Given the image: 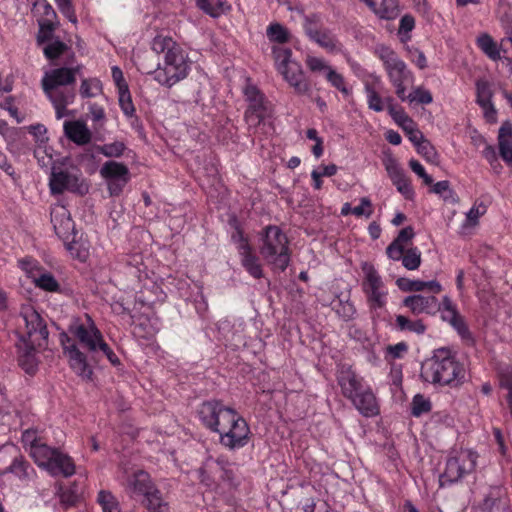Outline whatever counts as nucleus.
<instances>
[{"mask_svg": "<svg viewBox=\"0 0 512 512\" xmlns=\"http://www.w3.org/2000/svg\"><path fill=\"white\" fill-rule=\"evenodd\" d=\"M198 417L206 428L219 434V442L224 447L235 450L248 444L249 425L233 408L219 401H207L200 405Z\"/></svg>", "mask_w": 512, "mask_h": 512, "instance_id": "1", "label": "nucleus"}, {"mask_svg": "<svg viewBox=\"0 0 512 512\" xmlns=\"http://www.w3.org/2000/svg\"><path fill=\"white\" fill-rule=\"evenodd\" d=\"M151 47L155 53L164 55L162 62L150 72L159 85L171 88L187 78L191 70L188 53L171 37L156 36Z\"/></svg>", "mask_w": 512, "mask_h": 512, "instance_id": "2", "label": "nucleus"}, {"mask_svg": "<svg viewBox=\"0 0 512 512\" xmlns=\"http://www.w3.org/2000/svg\"><path fill=\"white\" fill-rule=\"evenodd\" d=\"M82 69V65H69L51 69L44 73L41 80L45 95L51 101L56 118L61 119L68 115L66 107L75 100V92L68 86L76 80V75Z\"/></svg>", "mask_w": 512, "mask_h": 512, "instance_id": "3", "label": "nucleus"}, {"mask_svg": "<svg viewBox=\"0 0 512 512\" xmlns=\"http://www.w3.org/2000/svg\"><path fill=\"white\" fill-rule=\"evenodd\" d=\"M338 385L345 398L366 418L376 417L380 413L379 401L372 387L350 368H342L337 376Z\"/></svg>", "mask_w": 512, "mask_h": 512, "instance_id": "4", "label": "nucleus"}, {"mask_svg": "<svg viewBox=\"0 0 512 512\" xmlns=\"http://www.w3.org/2000/svg\"><path fill=\"white\" fill-rule=\"evenodd\" d=\"M421 376L429 383L457 387L465 381L466 370L449 349L441 348L422 365Z\"/></svg>", "mask_w": 512, "mask_h": 512, "instance_id": "5", "label": "nucleus"}, {"mask_svg": "<svg viewBox=\"0 0 512 512\" xmlns=\"http://www.w3.org/2000/svg\"><path fill=\"white\" fill-rule=\"evenodd\" d=\"M259 253L274 272H284L290 264L289 240L282 229L275 225L266 226L259 234Z\"/></svg>", "mask_w": 512, "mask_h": 512, "instance_id": "6", "label": "nucleus"}, {"mask_svg": "<svg viewBox=\"0 0 512 512\" xmlns=\"http://www.w3.org/2000/svg\"><path fill=\"white\" fill-rule=\"evenodd\" d=\"M375 54L382 61L387 77L395 89V94L399 99L404 98V92H407L409 86L414 84L415 77L413 72L408 69L406 63L399 58L396 52L388 46L377 45Z\"/></svg>", "mask_w": 512, "mask_h": 512, "instance_id": "7", "label": "nucleus"}, {"mask_svg": "<svg viewBox=\"0 0 512 512\" xmlns=\"http://www.w3.org/2000/svg\"><path fill=\"white\" fill-rule=\"evenodd\" d=\"M69 332L91 354L97 355L102 353L112 365H118L120 363L119 358L105 342L102 333L96 327L90 316L86 315L85 322H73L70 325Z\"/></svg>", "mask_w": 512, "mask_h": 512, "instance_id": "8", "label": "nucleus"}, {"mask_svg": "<svg viewBox=\"0 0 512 512\" xmlns=\"http://www.w3.org/2000/svg\"><path fill=\"white\" fill-rule=\"evenodd\" d=\"M35 464L51 476L70 477L75 473V464L70 456L58 449L49 447L45 442L32 447L29 453Z\"/></svg>", "mask_w": 512, "mask_h": 512, "instance_id": "9", "label": "nucleus"}, {"mask_svg": "<svg viewBox=\"0 0 512 512\" xmlns=\"http://www.w3.org/2000/svg\"><path fill=\"white\" fill-rule=\"evenodd\" d=\"M125 489L130 495H141L146 499L149 512H169L168 503L162 498L150 475L143 471H135L126 481Z\"/></svg>", "mask_w": 512, "mask_h": 512, "instance_id": "10", "label": "nucleus"}, {"mask_svg": "<svg viewBox=\"0 0 512 512\" xmlns=\"http://www.w3.org/2000/svg\"><path fill=\"white\" fill-rule=\"evenodd\" d=\"M272 54L276 70L285 81L294 88L295 92L299 94L307 93L309 85L305 80L301 65L292 58V51L282 46H273Z\"/></svg>", "mask_w": 512, "mask_h": 512, "instance_id": "11", "label": "nucleus"}, {"mask_svg": "<svg viewBox=\"0 0 512 512\" xmlns=\"http://www.w3.org/2000/svg\"><path fill=\"white\" fill-rule=\"evenodd\" d=\"M362 290L366 296L367 305L373 314L385 308L388 300V289L382 277L373 264L363 262Z\"/></svg>", "mask_w": 512, "mask_h": 512, "instance_id": "12", "label": "nucleus"}, {"mask_svg": "<svg viewBox=\"0 0 512 512\" xmlns=\"http://www.w3.org/2000/svg\"><path fill=\"white\" fill-rule=\"evenodd\" d=\"M19 340L22 335L26 341L33 345L45 347L48 341L49 332L46 323L41 315L32 305H23L18 318Z\"/></svg>", "mask_w": 512, "mask_h": 512, "instance_id": "13", "label": "nucleus"}, {"mask_svg": "<svg viewBox=\"0 0 512 512\" xmlns=\"http://www.w3.org/2000/svg\"><path fill=\"white\" fill-rule=\"evenodd\" d=\"M478 454L472 449L453 450L447 461L443 474L440 477L441 485L455 483L466 474L474 471Z\"/></svg>", "mask_w": 512, "mask_h": 512, "instance_id": "14", "label": "nucleus"}, {"mask_svg": "<svg viewBox=\"0 0 512 512\" xmlns=\"http://www.w3.org/2000/svg\"><path fill=\"white\" fill-rule=\"evenodd\" d=\"M49 187L52 194H61L64 191L85 194L88 191V185L82 179L79 170L74 168L61 169L56 166L52 167Z\"/></svg>", "mask_w": 512, "mask_h": 512, "instance_id": "15", "label": "nucleus"}, {"mask_svg": "<svg viewBox=\"0 0 512 512\" xmlns=\"http://www.w3.org/2000/svg\"><path fill=\"white\" fill-rule=\"evenodd\" d=\"M99 172L111 196H119L131 179L129 168L123 163L112 160L105 162Z\"/></svg>", "mask_w": 512, "mask_h": 512, "instance_id": "16", "label": "nucleus"}, {"mask_svg": "<svg viewBox=\"0 0 512 512\" xmlns=\"http://www.w3.org/2000/svg\"><path fill=\"white\" fill-rule=\"evenodd\" d=\"M60 341L70 368L82 379L90 380L93 370L87 362L86 355L80 351L76 343L66 333L61 334Z\"/></svg>", "mask_w": 512, "mask_h": 512, "instance_id": "17", "label": "nucleus"}, {"mask_svg": "<svg viewBox=\"0 0 512 512\" xmlns=\"http://www.w3.org/2000/svg\"><path fill=\"white\" fill-rule=\"evenodd\" d=\"M248 101L245 119L249 126H257L269 114L268 103L264 95L253 85L248 84L244 89Z\"/></svg>", "mask_w": 512, "mask_h": 512, "instance_id": "18", "label": "nucleus"}, {"mask_svg": "<svg viewBox=\"0 0 512 512\" xmlns=\"http://www.w3.org/2000/svg\"><path fill=\"white\" fill-rule=\"evenodd\" d=\"M385 169L393 185L397 191L406 199L414 200L415 191L411 184L410 179L407 177L405 171L400 167L394 158H388L385 163Z\"/></svg>", "mask_w": 512, "mask_h": 512, "instance_id": "19", "label": "nucleus"}, {"mask_svg": "<svg viewBox=\"0 0 512 512\" xmlns=\"http://www.w3.org/2000/svg\"><path fill=\"white\" fill-rule=\"evenodd\" d=\"M232 238L239 241V254L241 256V263L246 271L254 278L259 279L263 276L262 266L259 262L258 257L253 253L252 248L242 236V233L237 230L236 234H233Z\"/></svg>", "mask_w": 512, "mask_h": 512, "instance_id": "20", "label": "nucleus"}, {"mask_svg": "<svg viewBox=\"0 0 512 512\" xmlns=\"http://www.w3.org/2000/svg\"><path fill=\"white\" fill-rule=\"evenodd\" d=\"M17 348L19 353V365L26 373L34 374L38 366L36 351L42 349L43 347L33 345L29 341H26L22 335V340H19Z\"/></svg>", "mask_w": 512, "mask_h": 512, "instance_id": "21", "label": "nucleus"}, {"mask_svg": "<svg viewBox=\"0 0 512 512\" xmlns=\"http://www.w3.org/2000/svg\"><path fill=\"white\" fill-rule=\"evenodd\" d=\"M51 222L56 234L65 240H67L74 231V223L70 217V214L68 210L62 205H57L52 208Z\"/></svg>", "mask_w": 512, "mask_h": 512, "instance_id": "22", "label": "nucleus"}, {"mask_svg": "<svg viewBox=\"0 0 512 512\" xmlns=\"http://www.w3.org/2000/svg\"><path fill=\"white\" fill-rule=\"evenodd\" d=\"M403 305L407 307L414 315L431 314L437 310L438 300L435 296H424L421 294L407 296L403 300Z\"/></svg>", "mask_w": 512, "mask_h": 512, "instance_id": "23", "label": "nucleus"}, {"mask_svg": "<svg viewBox=\"0 0 512 512\" xmlns=\"http://www.w3.org/2000/svg\"><path fill=\"white\" fill-rule=\"evenodd\" d=\"M218 339L223 341L225 345L238 346L243 343V327L242 323L232 324L230 320L223 319L217 323Z\"/></svg>", "mask_w": 512, "mask_h": 512, "instance_id": "24", "label": "nucleus"}, {"mask_svg": "<svg viewBox=\"0 0 512 512\" xmlns=\"http://www.w3.org/2000/svg\"><path fill=\"white\" fill-rule=\"evenodd\" d=\"M63 129L66 137L77 145H85L91 140V131L82 120L65 121Z\"/></svg>", "mask_w": 512, "mask_h": 512, "instance_id": "25", "label": "nucleus"}, {"mask_svg": "<svg viewBox=\"0 0 512 512\" xmlns=\"http://www.w3.org/2000/svg\"><path fill=\"white\" fill-rule=\"evenodd\" d=\"M477 45L491 60L497 61L501 58V50L505 53V44L509 42L507 36L502 39L500 46L493 40V38L486 33L477 37Z\"/></svg>", "mask_w": 512, "mask_h": 512, "instance_id": "26", "label": "nucleus"}, {"mask_svg": "<svg viewBox=\"0 0 512 512\" xmlns=\"http://www.w3.org/2000/svg\"><path fill=\"white\" fill-rule=\"evenodd\" d=\"M498 146L502 159L507 162H512V123L505 121L501 125L498 133Z\"/></svg>", "mask_w": 512, "mask_h": 512, "instance_id": "27", "label": "nucleus"}, {"mask_svg": "<svg viewBox=\"0 0 512 512\" xmlns=\"http://www.w3.org/2000/svg\"><path fill=\"white\" fill-rule=\"evenodd\" d=\"M3 474H12L24 483L33 479L35 470L22 457H16Z\"/></svg>", "mask_w": 512, "mask_h": 512, "instance_id": "28", "label": "nucleus"}, {"mask_svg": "<svg viewBox=\"0 0 512 512\" xmlns=\"http://www.w3.org/2000/svg\"><path fill=\"white\" fill-rule=\"evenodd\" d=\"M382 86L380 82H366L364 86V93L366 95L368 108L375 112H382L385 110L384 100L380 96L378 89Z\"/></svg>", "mask_w": 512, "mask_h": 512, "instance_id": "29", "label": "nucleus"}, {"mask_svg": "<svg viewBox=\"0 0 512 512\" xmlns=\"http://www.w3.org/2000/svg\"><path fill=\"white\" fill-rule=\"evenodd\" d=\"M311 41L315 42L321 48L329 53H340L342 51L341 43L328 29L324 28Z\"/></svg>", "mask_w": 512, "mask_h": 512, "instance_id": "30", "label": "nucleus"}, {"mask_svg": "<svg viewBox=\"0 0 512 512\" xmlns=\"http://www.w3.org/2000/svg\"><path fill=\"white\" fill-rule=\"evenodd\" d=\"M79 93L82 98H96L103 94L102 83L96 77L84 78L81 81Z\"/></svg>", "mask_w": 512, "mask_h": 512, "instance_id": "31", "label": "nucleus"}, {"mask_svg": "<svg viewBox=\"0 0 512 512\" xmlns=\"http://www.w3.org/2000/svg\"><path fill=\"white\" fill-rule=\"evenodd\" d=\"M486 212L487 205L482 201H476L466 213L465 221L461 226L462 231L465 232L468 228L475 227L479 222V218Z\"/></svg>", "mask_w": 512, "mask_h": 512, "instance_id": "32", "label": "nucleus"}, {"mask_svg": "<svg viewBox=\"0 0 512 512\" xmlns=\"http://www.w3.org/2000/svg\"><path fill=\"white\" fill-rule=\"evenodd\" d=\"M497 15L506 32L507 40L512 45V6L505 1H501L498 5Z\"/></svg>", "mask_w": 512, "mask_h": 512, "instance_id": "33", "label": "nucleus"}, {"mask_svg": "<svg viewBox=\"0 0 512 512\" xmlns=\"http://www.w3.org/2000/svg\"><path fill=\"white\" fill-rule=\"evenodd\" d=\"M96 501L102 512H122L118 499L108 490H100Z\"/></svg>", "mask_w": 512, "mask_h": 512, "instance_id": "34", "label": "nucleus"}, {"mask_svg": "<svg viewBox=\"0 0 512 512\" xmlns=\"http://www.w3.org/2000/svg\"><path fill=\"white\" fill-rule=\"evenodd\" d=\"M401 101H408L410 104L417 103L428 105L432 103L433 96L429 90L423 86L415 87L410 93L404 92V98Z\"/></svg>", "mask_w": 512, "mask_h": 512, "instance_id": "35", "label": "nucleus"}, {"mask_svg": "<svg viewBox=\"0 0 512 512\" xmlns=\"http://www.w3.org/2000/svg\"><path fill=\"white\" fill-rule=\"evenodd\" d=\"M266 35L271 42L284 44L290 41L291 33L279 23H271L266 30Z\"/></svg>", "mask_w": 512, "mask_h": 512, "instance_id": "36", "label": "nucleus"}, {"mask_svg": "<svg viewBox=\"0 0 512 512\" xmlns=\"http://www.w3.org/2000/svg\"><path fill=\"white\" fill-rule=\"evenodd\" d=\"M34 155L38 161V164L42 168H51L55 166V159L53 155V149L44 144H38L35 148Z\"/></svg>", "mask_w": 512, "mask_h": 512, "instance_id": "37", "label": "nucleus"}, {"mask_svg": "<svg viewBox=\"0 0 512 512\" xmlns=\"http://www.w3.org/2000/svg\"><path fill=\"white\" fill-rule=\"evenodd\" d=\"M395 321L396 327L400 331L423 334L426 330V327L421 320H411L403 315H397Z\"/></svg>", "mask_w": 512, "mask_h": 512, "instance_id": "38", "label": "nucleus"}, {"mask_svg": "<svg viewBox=\"0 0 512 512\" xmlns=\"http://www.w3.org/2000/svg\"><path fill=\"white\" fill-rule=\"evenodd\" d=\"M493 90L491 84L485 79H479L476 82V102L479 106L487 105L492 102Z\"/></svg>", "mask_w": 512, "mask_h": 512, "instance_id": "39", "label": "nucleus"}, {"mask_svg": "<svg viewBox=\"0 0 512 512\" xmlns=\"http://www.w3.org/2000/svg\"><path fill=\"white\" fill-rule=\"evenodd\" d=\"M36 287L47 291V292H56L59 290V283L54 278V276L43 270L33 281Z\"/></svg>", "mask_w": 512, "mask_h": 512, "instance_id": "40", "label": "nucleus"}, {"mask_svg": "<svg viewBox=\"0 0 512 512\" xmlns=\"http://www.w3.org/2000/svg\"><path fill=\"white\" fill-rule=\"evenodd\" d=\"M437 310L440 312L442 320L449 324L460 316L457 306L448 296L443 297L441 304L437 306Z\"/></svg>", "mask_w": 512, "mask_h": 512, "instance_id": "41", "label": "nucleus"}, {"mask_svg": "<svg viewBox=\"0 0 512 512\" xmlns=\"http://www.w3.org/2000/svg\"><path fill=\"white\" fill-rule=\"evenodd\" d=\"M66 249L69 251L72 257L78 259L81 262L87 260L89 256V245L83 240H73L66 243Z\"/></svg>", "mask_w": 512, "mask_h": 512, "instance_id": "42", "label": "nucleus"}, {"mask_svg": "<svg viewBox=\"0 0 512 512\" xmlns=\"http://www.w3.org/2000/svg\"><path fill=\"white\" fill-rule=\"evenodd\" d=\"M325 78L332 87L339 90L343 95L348 96L351 94L352 90L348 87L344 76L338 73L333 67L329 70Z\"/></svg>", "mask_w": 512, "mask_h": 512, "instance_id": "43", "label": "nucleus"}, {"mask_svg": "<svg viewBox=\"0 0 512 512\" xmlns=\"http://www.w3.org/2000/svg\"><path fill=\"white\" fill-rule=\"evenodd\" d=\"M68 51L69 47L57 39L50 40L43 48L44 55L50 60H56Z\"/></svg>", "mask_w": 512, "mask_h": 512, "instance_id": "44", "label": "nucleus"}, {"mask_svg": "<svg viewBox=\"0 0 512 512\" xmlns=\"http://www.w3.org/2000/svg\"><path fill=\"white\" fill-rule=\"evenodd\" d=\"M303 28L310 40L324 29L321 18L318 15L304 16Z\"/></svg>", "mask_w": 512, "mask_h": 512, "instance_id": "45", "label": "nucleus"}, {"mask_svg": "<svg viewBox=\"0 0 512 512\" xmlns=\"http://www.w3.org/2000/svg\"><path fill=\"white\" fill-rule=\"evenodd\" d=\"M348 64L350 65L354 75L362 81L363 86L366 85V82H380L379 75L374 72L367 71L359 63L348 60Z\"/></svg>", "mask_w": 512, "mask_h": 512, "instance_id": "46", "label": "nucleus"}, {"mask_svg": "<svg viewBox=\"0 0 512 512\" xmlns=\"http://www.w3.org/2000/svg\"><path fill=\"white\" fill-rule=\"evenodd\" d=\"M417 152L424 157V159L431 163H436L438 160V154L433 145L424 137L418 141L417 144H413Z\"/></svg>", "mask_w": 512, "mask_h": 512, "instance_id": "47", "label": "nucleus"}, {"mask_svg": "<svg viewBox=\"0 0 512 512\" xmlns=\"http://www.w3.org/2000/svg\"><path fill=\"white\" fill-rule=\"evenodd\" d=\"M307 68L313 73H322L325 76L332 68L324 58L308 55L305 59Z\"/></svg>", "mask_w": 512, "mask_h": 512, "instance_id": "48", "label": "nucleus"}, {"mask_svg": "<svg viewBox=\"0 0 512 512\" xmlns=\"http://www.w3.org/2000/svg\"><path fill=\"white\" fill-rule=\"evenodd\" d=\"M333 309L344 320L352 319L356 313L353 303L348 298L338 299L334 303Z\"/></svg>", "mask_w": 512, "mask_h": 512, "instance_id": "49", "label": "nucleus"}, {"mask_svg": "<svg viewBox=\"0 0 512 512\" xmlns=\"http://www.w3.org/2000/svg\"><path fill=\"white\" fill-rule=\"evenodd\" d=\"M401 260L406 269L416 270L421 264V252L417 247L409 248Z\"/></svg>", "mask_w": 512, "mask_h": 512, "instance_id": "50", "label": "nucleus"}, {"mask_svg": "<svg viewBox=\"0 0 512 512\" xmlns=\"http://www.w3.org/2000/svg\"><path fill=\"white\" fill-rule=\"evenodd\" d=\"M125 144L121 141H115L101 145L97 148V151L105 157L113 158L120 157L125 151Z\"/></svg>", "mask_w": 512, "mask_h": 512, "instance_id": "51", "label": "nucleus"}, {"mask_svg": "<svg viewBox=\"0 0 512 512\" xmlns=\"http://www.w3.org/2000/svg\"><path fill=\"white\" fill-rule=\"evenodd\" d=\"M431 410V402L429 399L424 397L421 394H417L414 396L411 404V413L415 417H419L424 413H427Z\"/></svg>", "mask_w": 512, "mask_h": 512, "instance_id": "52", "label": "nucleus"}, {"mask_svg": "<svg viewBox=\"0 0 512 512\" xmlns=\"http://www.w3.org/2000/svg\"><path fill=\"white\" fill-rule=\"evenodd\" d=\"M19 266L32 281L44 270L38 261L32 258L19 260Z\"/></svg>", "mask_w": 512, "mask_h": 512, "instance_id": "53", "label": "nucleus"}, {"mask_svg": "<svg viewBox=\"0 0 512 512\" xmlns=\"http://www.w3.org/2000/svg\"><path fill=\"white\" fill-rule=\"evenodd\" d=\"M119 105L121 110L127 117H132L135 113V108L132 102L129 88L118 90Z\"/></svg>", "mask_w": 512, "mask_h": 512, "instance_id": "54", "label": "nucleus"}, {"mask_svg": "<svg viewBox=\"0 0 512 512\" xmlns=\"http://www.w3.org/2000/svg\"><path fill=\"white\" fill-rule=\"evenodd\" d=\"M450 325L453 329L458 333L462 340L466 342H472L473 337L472 334L464 320V318L460 315L456 319H454Z\"/></svg>", "mask_w": 512, "mask_h": 512, "instance_id": "55", "label": "nucleus"}, {"mask_svg": "<svg viewBox=\"0 0 512 512\" xmlns=\"http://www.w3.org/2000/svg\"><path fill=\"white\" fill-rule=\"evenodd\" d=\"M42 439L38 436V432L34 429H26L22 434V443L24 449L30 453L31 448L42 443Z\"/></svg>", "mask_w": 512, "mask_h": 512, "instance_id": "56", "label": "nucleus"}, {"mask_svg": "<svg viewBox=\"0 0 512 512\" xmlns=\"http://www.w3.org/2000/svg\"><path fill=\"white\" fill-rule=\"evenodd\" d=\"M373 214V205L369 198L363 197L360 199V205L353 207V215L356 217L369 218Z\"/></svg>", "mask_w": 512, "mask_h": 512, "instance_id": "57", "label": "nucleus"}, {"mask_svg": "<svg viewBox=\"0 0 512 512\" xmlns=\"http://www.w3.org/2000/svg\"><path fill=\"white\" fill-rule=\"evenodd\" d=\"M59 11L72 23H77V17L74 12L71 0H54Z\"/></svg>", "mask_w": 512, "mask_h": 512, "instance_id": "58", "label": "nucleus"}, {"mask_svg": "<svg viewBox=\"0 0 512 512\" xmlns=\"http://www.w3.org/2000/svg\"><path fill=\"white\" fill-rule=\"evenodd\" d=\"M401 128L413 144H417L418 141L424 137L423 133L417 128L416 123L412 119L409 123L401 126Z\"/></svg>", "mask_w": 512, "mask_h": 512, "instance_id": "59", "label": "nucleus"}, {"mask_svg": "<svg viewBox=\"0 0 512 512\" xmlns=\"http://www.w3.org/2000/svg\"><path fill=\"white\" fill-rule=\"evenodd\" d=\"M415 20L411 15H404L400 20L398 34L402 40L408 39V34L414 29Z\"/></svg>", "mask_w": 512, "mask_h": 512, "instance_id": "60", "label": "nucleus"}, {"mask_svg": "<svg viewBox=\"0 0 512 512\" xmlns=\"http://www.w3.org/2000/svg\"><path fill=\"white\" fill-rule=\"evenodd\" d=\"M28 131L35 138L37 145L47 143V141H48L47 129L43 124L31 125L28 127Z\"/></svg>", "mask_w": 512, "mask_h": 512, "instance_id": "61", "label": "nucleus"}, {"mask_svg": "<svg viewBox=\"0 0 512 512\" xmlns=\"http://www.w3.org/2000/svg\"><path fill=\"white\" fill-rule=\"evenodd\" d=\"M405 247L406 246L393 240L387 247L386 254L391 260L399 261L403 258L406 252Z\"/></svg>", "mask_w": 512, "mask_h": 512, "instance_id": "62", "label": "nucleus"}, {"mask_svg": "<svg viewBox=\"0 0 512 512\" xmlns=\"http://www.w3.org/2000/svg\"><path fill=\"white\" fill-rule=\"evenodd\" d=\"M408 346L404 342H399L395 345H390L386 348V358L391 360L401 358L407 351Z\"/></svg>", "mask_w": 512, "mask_h": 512, "instance_id": "63", "label": "nucleus"}, {"mask_svg": "<svg viewBox=\"0 0 512 512\" xmlns=\"http://www.w3.org/2000/svg\"><path fill=\"white\" fill-rule=\"evenodd\" d=\"M475 512H510L506 504L501 501L489 503L485 502L484 507L477 509Z\"/></svg>", "mask_w": 512, "mask_h": 512, "instance_id": "64", "label": "nucleus"}]
</instances>
